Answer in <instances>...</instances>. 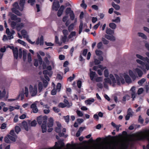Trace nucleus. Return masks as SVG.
Listing matches in <instances>:
<instances>
[{
  "label": "nucleus",
  "mask_w": 149,
  "mask_h": 149,
  "mask_svg": "<svg viewBox=\"0 0 149 149\" xmlns=\"http://www.w3.org/2000/svg\"><path fill=\"white\" fill-rule=\"evenodd\" d=\"M37 57L38 58V62L39 61L40 64L41 65L42 63V60L40 56L38 54L37 55Z\"/></svg>",
  "instance_id": "obj_39"
},
{
  "label": "nucleus",
  "mask_w": 149,
  "mask_h": 149,
  "mask_svg": "<svg viewBox=\"0 0 149 149\" xmlns=\"http://www.w3.org/2000/svg\"><path fill=\"white\" fill-rule=\"evenodd\" d=\"M115 106L116 105L114 104H111L109 106H108V109L109 110H111L114 108Z\"/></svg>",
  "instance_id": "obj_52"
},
{
  "label": "nucleus",
  "mask_w": 149,
  "mask_h": 149,
  "mask_svg": "<svg viewBox=\"0 0 149 149\" xmlns=\"http://www.w3.org/2000/svg\"><path fill=\"white\" fill-rule=\"evenodd\" d=\"M115 77L116 79V81L117 84L118 85H120V80L121 79V78H120L119 76L117 74H115Z\"/></svg>",
  "instance_id": "obj_18"
},
{
  "label": "nucleus",
  "mask_w": 149,
  "mask_h": 149,
  "mask_svg": "<svg viewBox=\"0 0 149 149\" xmlns=\"http://www.w3.org/2000/svg\"><path fill=\"white\" fill-rule=\"evenodd\" d=\"M41 128L42 129V133H44L46 132L47 129V123H44L43 124H42L41 125Z\"/></svg>",
  "instance_id": "obj_19"
},
{
  "label": "nucleus",
  "mask_w": 149,
  "mask_h": 149,
  "mask_svg": "<svg viewBox=\"0 0 149 149\" xmlns=\"http://www.w3.org/2000/svg\"><path fill=\"white\" fill-rule=\"evenodd\" d=\"M75 77V75L74 74H72V77H69L68 79V80L71 82L73 80Z\"/></svg>",
  "instance_id": "obj_59"
},
{
  "label": "nucleus",
  "mask_w": 149,
  "mask_h": 149,
  "mask_svg": "<svg viewBox=\"0 0 149 149\" xmlns=\"http://www.w3.org/2000/svg\"><path fill=\"white\" fill-rule=\"evenodd\" d=\"M38 91L39 92H40L41 91L43 88V86L42 83L40 82L38 84Z\"/></svg>",
  "instance_id": "obj_32"
},
{
  "label": "nucleus",
  "mask_w": 149,
  "mask_h": 149,
  "mask_svg": "<svg viewBox=\"0 0 149 149\" xmlns=\"http://www.w3.org/2000/svg\"><path fill=\"white\" fill-rule=\"evenodd\" d=\"M29 90L30 93L32 96H35L37 93V89L36 85L34 86L33 88L31 85L29 86Z\"/></svg>",
  "instance_id": "obj_3"
},
{
  "label": "nucleus",
  "mask_w": 149,
  "mask_h": 149,
  "mask_svg": "<svg viewBox=\"0 0 149 149\" xmlns=\"http://www.w3.org/2000/svg\"><path fill=\"white\" fill-rule=\"evenodd\" d=\"M143 91V88H139L138 91V95H140L142 93Z\"/></svg>",
  "instance_id": "obj_60"
},
{
  "label": "nucleus",
  "mask_w": 149,
  "mask_h": 149,
  "mask_svg": "<svg viewBox=\"0 0 149 149\" xmlns=\"http://www.w3.org/2000/svg\"><path fill=\"white\" fill-rule=\"evenodd\" d=\"M109 26L113 29H115L116 28V25L113 23H111L109 24Z\"/></svg>",
  "instance_id": "obj_34"
},
{
  "label": "nucleus",
  "mask_w": 149,
  "mask_h": 149,
  "mask_svg": "<svg viewBox=\"0 0 149 149\" xmlns=\"http://www.w3.org/2000/svg\"><path fill=\"white\" fill-rule=\"evenodd\" d=\"M130 91H131L132 98V100H134V99L136 97V94L135 93V88L134 86H133L130 89Z\"/></svg>",
  "instance_id": "obj_8"
},
{
  "label": "nucleus",
  "mask_w": 149,
  "mask_h": 149,
  "mask_svg": "<svg viewBox=\"0 0 149 149\" xmlns=\"http://www.w3.org/2000/svg\"><path fill=\"white\" fill-rule=\"evenodd\" d=\"M138 35L142 38L143 39H147L146 36L143 33H142L139 32L138 33Z\"/></svg>",
  "instance_id": "obj_28"
},
{
  "label": "nucleus",
  "mask_w": 149,
  "mask_h": 149,
  "mask_svg": "<svg viewBox=\"0 0 149 149\" xmlns=\"http://www.w3.org/2000/svg\"><path fill=\"white\" fill-rule=\"evenodd\" d=\"M135 71L137 72L139 77H141L143 74V73L142 71L138 68H136L135 69Z\"/></svg>",
  "instance_id": "obj_21"
},
{
  "label": "nucleus",
  "mask_w": 149,
  "mask_h": 149,
  "mask_svg": "<svg viewBox=\"0 0 149 149\" xmlns=\"http://www.w3.org/2000/svg\"><path fill=\"white\" fill-rule=\"evenodd\" d=\"M76 32L75 31H72L71 32L70 35L69 36V38H71V36L73 37L76 36Z\"/></svg>",
  "instance_id": "obj_56"
},
{
  "label": "nucleus",
  "mask_w": 149,
  "mask_h": 149,
  "mask_svg": "<svg viewBox=\"0 0 149 149\" xmlns=\"http://www.w3.org/2000/svg\"><path fill=\"white\" fill-rule=\"evenodd\" d=\"M64 118L65 119V121L67 123H68L69 122V116L68 115H67L66 116H64Z\"/></svg>",
  "instance_id": "obj_57"
},
{
  "label": "nucleus",
  "mask_w": 149,
  "mask_h": 149,
  "mask_svg": "<svg viewBox=\"0 0 149 149\" xmlns=\"http://www.w3.org/2000/svg\"><path fill=\"white\" fill-rule=\"evenodd\" d=\"M70 19L72 20H73L74 18L75 15L73 11H72L71 13L70 14Z\"/></svg>",
  "instance_id": "obj_40"
},
{
  "label": "nucleus",
  "mask_w": 149,
  "mask_h": 149,
  "mask_svg": "<svg viewBox=\"0 0 149 149\" xmlns=\"http://www.w3.org/2000/svg\"><path fill=\"white\" fill-rule=\"evenodd\" d=\"M15 131L17 134H18L21 131L20 128L18 126H16L15 127Z\"/></svg>",
  "instance_id": "obj_27"
},
{
  "label": "nucleus",
  "mask_w": 149,
  "mask_h": 149,
  "mask_svg": "<svg viewBox=\"0 0 149 149\" xmlns=\"http://www.w3.org/2000/svg\"><path fill=\"white\" fill-rule=\"evenodd\" d=\"M72 10H71V8H70L68 7L66 8L65 13L66 15H68L69 14H70Z\"/></svg>",
  "instance_id": "obj_30"
},
{
  "label": "nucleus",
  "mask_w": 149,
  "mask_h": 149,
  "mask_svg": "<svg viewBox=\"0 0 149 149\" xmlns=\"http://www.w3.org/2000/svg\"><path fill=\"white\" fill-rule=\"evenodd\" d=\"M6 32L8 36H7L5 35L3 36L2 40L3 41H6L9 39V29L8 28L6 29Z\"/></svg>",
  "instance_id": "obj_7"
},
{
  "label": "nucleus",
  "mask_w": 149,
  "mask_h": 149,
  "mask_svg": "<svg viewBox=\"0 0 149 149\" xmlns=\"http://www.w3.org/2000/svg\"><path fill=\"white\" fill-rule=\"evenodd\" d=\"M130 98V96H129L127 94L123 97L122 100L124 102H125L126 101V100H129Z\"/></svg>",
  "instance_id": "obj_26"
},
{
  "label": "nucleus",
  "mask_w": 149,
  "mask_h": 149,
  "mask_svg": "<svg viewBox=\"0 0 149 149\" xmlns=\"http://www.w3.org/2000/svg\"><path fill=\"white\" fill-rule=\"evenodd\" d=\"M22 124L25 130L28 131L29 130V128L27 123L24 121L22 122Z\"/></svg>",
  "instance_id": "obj_16"
},
{
  "label": "nucleus",
  "mask_w": 149,
  "mask_h": 149,
  "mask_svg": "<svg viewBox=\"0 0 149 149\" xmlns=\"http://www.w3.org/2000/svg\"><path fill=\"white\" fill-rule=\"evenodd\" d=\"M83 26V24L82 23H81L80 24L79 28V34H80L82 31Z\"/></svg>",
  "instance_id": "obj_38"
},
{
  "label": "nucleus",
  "mask_w": 149,
  "mask_h": 149,
  "mask_svg": "<svg viewBox=\"0 0 149 149\" xmlns=\"http://www.w3.org/2000/svg\"><path fill=\"white\" fill-rule=\"evenodd\" d=\"M21 33L24 38H25L26 37L28 36L27 35V32L25 30L23 29L21 31Z\"/></svg>",
  "instance_id": "obj_20"
},
{
  "label": "nucleus",
  "mask_w": 149,
  "mask_h": 149,
  "mask_svg": "<svg viewBox=\"0 0 149 149\" xmlns=\"http://www.w3.org/2000/svg\"><path fill=\"white\" fill-rule=\"evenodd\" d=\"M74 24L73 23L71 24L68 27V30L69 31L73 30L74 27Z\"/></svg>",
  "instance_id": "obj_37"
},
{
  "label": "nucleus",
  "mask_w": 149,
  "mask_h": 149,
  "mask_svg": "<svg viewBox=\"0 0 149 149\" xmlns=\"http://www.w3.org/2000/svg\"><path fill=\"white\" fill-rule=\"evenodd\" d=\"M23 58L24 60H25L26 58L27 53L26 51L25 50H23Z\"/></svg>",
  "instance_id": "obj_54"
},
{
  "label": "nucleus",
  "mask_w": 149,
  "mask_h": 149,
  "mask_svg": "<svg viewBox=\"0 0 149 149\" xmlns=\"http://www.w3.org/2000/svg\"><path fill=\"white\" fill-rule=\"evenodd\" d=\"M111 5L116 10H119L120 8V6L116 4L113 2H112Z\"/></svg>",
  "instance_id": "obj_23"
},
{
  "label": "nucleus",
  "mask_w": 149,
  "mask_h": 149,
  "mask_svg": "<svg viewBox=\"0 0 149 149\" xmlns=\"http://www.w3.org/2000/svg\"><path fill=\"white\" fill-rule=\"evenodd\" d=\"M31 108L32 109L33 112L34 113H37L38 111L36 104L35 103H33L31 104Z\"/></svg>",
  "instance_id": "obj_9"
},
{
  "label": "nucleus",
  "mask_w": 149,
  "mask_h": 149,
  "mask_svg": "<svg viewBox=\"0 0 149 149\" xmlns=\"http://www.w3.org/2000/svg\"><path fill=\"white\" fill-rule=\"evenodd\" d=\"M17 22H15L14 21H12L11 23V26L14 29L15 26H16L17 24L16 23Z\"/></svg>",
  "instance_id": "obj_49"
},
{
  "label": "nucleus",
  "mask_w": 149,
  "mask_h": 149,
  "mask_svg": "<svg viewBox=\"0 0 149 149\" xmlns=\"http://www.w3.org/2000/svg\"><path fill=\"white\" fill-rule=\"evenodd\" d=\"M13 52L14 58L17 59L18 56V48L17 47H15V50H13Z\"/></svg>",
  "instance_id": "obj_10"
},
{
  "label": "nucleus",
  "mask_w": 149,
  "mask_h": 149,
  "mask_svg": "<svg viewBox=\"0 0 149 149\" xmlns=\"http://www.w3.org/2000/svg\"><path fill=\"white\" fill-rule=\"evenodd\" d=\"M18 42L20 44L23 45L24 46H26L27 45V44L24 41L18 39L17 40Z\"/></svg>",
  "instance_id": "obj_33"
},
{
  "label": "nucleus",
  "mask_w": 149,
  "mask_h": 149,
  "mask_svg": "<svg viewBox=\"0 0 149 149\" xmlns=\"http://www.w3.org/2000/svg\"><path fill=\"white\" fill-rule=\"evenodd\" d=\"M129 73L130 76L132 78L133 80L135 79L136 77L134 73L131 70H129Z\"/></svg>",
  "instance_id": "obj_14"
},
{
  "label": "nucleus",
  "mask_w": 149,
  "mask_h": 149,
  "mask_svg": "<svg viewBox=\"0 0 149 149\" xmlns=\"http://www.w3.org/2000/svg\"><path fill=\"white\" fill-rule=\"evenodd\" d=\"M109 72L107 69H105L104 71V77H106L107 78L109 76Z\"/></svg>",
  "instance_id": "obj_44"
},
{
  "label": "nucleus",
  "mask_w": 149,
  "mask_h": 149,
  "mask_svg": "<svg viewBox=\"0 0 149 149\" xmlns=\"http://www.w3.org/2000/svg\"><path fill=\"white\" fill-rule=\"evenodd\" d=\"M37 124V123L36 120H34L31 122L30 125L32 127H35Z\"/></svg>",
  "instance_id": "obj_35"
},
{
  "label": "nucleus",
  "mask_w": 149,
  "mask_h": 149,
  "mask_svg": "<svg viewBox=\"0 0 149 149\" xmlns=\"http://www.w3.org/2000/svg\"><path fill=\"white\" fill-rule=\"evenodd\" d=\"M144 120L141 115L139 116L138 119V122L141 124L143 123Z\"/></svg>",
  "instance_id": "obj_45"
},
{
  "label": "nucleus",
  "mask_w": 149,
  "mask_h": 149,
  "mask_svg": "<svg viewBox=\"0 0 149 149\" xmlns=\"http://www.w3.org/2000/svg\"><path fill=\"white\" fill-rule=\"evenodd\" d=\"M61 86V84L60 83H59L57 84L56 86V90H58L59 91H60Z\"/></svg>",
  "instance_id": "obj_50"
},
{
  "label": "nucleus",
  "mask_w": 149,
  "mask_h": 149,
  "mask_svg": "<svg viewBox=\"0 0 149 149\" xmlns=\"http://www.w3.org/2000/svg\"><path fill=\"white\" fill-rule=\"evenodd\" d=\"M124 77L126 83H130L132 82L131 79L128 75L126 74L124 76Z\"/></svg>",
  "instance_id": "obj_15"
},
{
  "label": "nucleus",
  "mask_w": 149,
  "mask_h": 149,
  "mask_svg": "<svg viewBox=\"0 0 149 149\" xmlns=\"http://www.w3.org/2000/svg\"><path fill=\"white\" fill-rule=\"evenodd\" d=\"M105 37L107 39L110 40L114 41L115 40V37L113 35L111 36L107 35H105Z\"/></svg>",
  "instance_id": "obj_13"
},
{
  "label": "nucleus",
  "mask_w": 149,
  "mask_h": 149,
  "mask_svg": "<svg viewBox=\"0 0 149 149\" xmlns=\"http://www.w3.org/2000/svg\"><path fill=\"white\" fill-rule=\"evenodd\" d=\"M53 110L56 113H58L60 111V109L56 107H53Z\"/></svg>",
  "instance_id": "obj_53"
},
{
  "label": "nucleus",
  "mask_w": 149,
  "mask_h": 149,
  "mask_svg": "<svg viewBox=\"0 0 149 149\" xmlns=\"http://www.w3.org/2000/svg\"><path fill=\"white\" fill-rule=\"evenodd\" d=\"M112 21L116 23L119 22H120V18L119 17H117L115 19H113Z\"/></svg>",
  "instance_id": "obj_58"
},
{
  "label": "nucleus",
  "mask_w": 149,
  "mask_h": 149,
  "mask_svg": "<svg viewBox=\"0 0 149 149\" xmlns=\"http://www.w3.org/2000/svg\"><path fill=\"white\" fill-rule=\"evenodd\" d=\"M36 0H28L27 2L29 3H30L31 6L34 5Z\"/></svg>",
  "instance_id": "obj_41"
},
{
  "label": "nucleus",
  "mask_w": 149,
  "mask_h": 149,
  "mask_svg": "<svg viewBox=\"0 0 149 149\" xmlns=\"http://www.w3.org/2000/svg\"><path fill=\"white\" fill-rule=\"evenodd\" d=\"M43 85L45 88H46L48 85V82L45 80H44L43 81Z\"/></svg>",
  "instance_id": "obj_64"
},
{
  "label": "nucleus",
  "mask_w": 149,
  "mask_h": 149,
  "mask_svg": "<svg viewBox=\"0 0 149 149\" xmlns=\"http://www.w3.org/2000/svg\"><path fill=\"white\" fill-rule=\"evenodd\" d=\"M95 80L97 82L102 81V77H98L95 79Z\"/></svg>",
  "instance_id": "obj_61"
},
{
  "label": "nucleus",
  "mask_w": 149,
  "mask_h": 149,
  "mask_svg": "<svg viewBox=\"0 0 149 149\" xmlns=\"http://www.w3.org/2000/svg\"><path fill=\"white\" fill-rule=\"evenodd\" d=\"M96 74V72H95L91 71V69H90V77L91 80L93 81Z\"/></svg>",
  "instance_id": "obj_17"
},
{
  "label": "nucleus",
  "mask_w": 149,
  "mask_h": 149,
  "mask_svg": "<svg viewBox=\"0 0 149 149\" xmlns=\"http://www.w3.org/2000/svg\"><path fill=\"white\" fill-rule=\"evenodd\" d=\"M37 120L38 123L39 125H42V124L47 123V117L46 116H40L37 117Z\"/></svg>",
  "instance_id": "obj_2"
},
{
  "label": "nucleus",
  "mask_w": 149,
  "mask_h": 149,
  "mask_svg": "<svg viewBox=\"0 0 149 149\" xmlns=\"http://www.w3.org/2000/svg\"><path fill=\"white\" fill-rule=\"evenodd\" d=\"M136 56L137 57V58L140 59L141 60L143 61H145V58L143 57L142 56H141L139 54H137L136 55Z\"/></svg>",
  "instance_id": "obj_46"
},
{
  "label": "nucleus",
  "mask_w": 149,
  "mask_h": 149,
  "mask_svg": "<svg viewBox=\"0 0 149 149\" xmlns=\"http://www.w3.org/2000/svg\"><path fill=\"white\" fill-rule=\"evenodd\" d=\"M17 9H18L14 7V8L12 9V10L13 12L14 13L17 15L19 16H21L22 15V13Z\"/></svg>",
  "instance_id": "obj_12"
},
{
  "label": "nucleus",
  "mask_w": 149,
  "mask_h": 149,
  "mask_svg": "<svg viewBox=\"0 0 149 149\" xmlns=\"http://www.w3.org/2000/svg\"><path fill=\"white\" fill-rule=\"evenodd\" d=\"M77 115L80 117H82L83 116L82 113L80 111L77 110Z\"/></svg>",
  "instance_id": "obj_63"
},
{
  "label": "nucleus",
  "mask_w": 149,
  "mask_h": 149,
  "mask_svg": "<svg viewBox=\"0 0 149 149\" xmlns=\"http://www.w3.org/2000/svg\"><path fill=\"white\" fill-rule=\"evenodd\" d=\"M24 91L23 90L22 92L20 93L19 95L17 97V99H18L20 96L21 97V100H23L24 98Z\"/></svg>",
  "instance_id": "obj_24"
},
{
  "label": "nucleus",
  "mask_w": 149,
  "mask_h": 149,
  "mask_svg": "<svg viewBox=\"0 0 149 149\" xmlns=\"http://www.w3.org/2000/svg\"><path fill=\"white\" fill-rule=\"evenodd\" d=\"M27 58L28 62L30 63L32 61L31 54L30 53H29L28 54Z\"/></svg>",
  "instance_id": "obj_48"
},
{
  "label": "nucleus",
  "mask_w": 149,
  "mask_h": 149,
  "mask_svg": "<svg viewBox=\"0 0 149 149\" xmlns=\"http://www.w3.org/2000/svg\"><path fill=\"white\" fill-rule=\"evenodd\" d=\"M6 94V91L5 89H4L2 93L0 91V97L3 98L5 97Z\"/></svg>",
  "instance_id": "obj_31"
},
{
  "label": "nucleus",
  "mask_w": 149,
  "mask_h": 149,
  "mask_svg": "<svg viewBox=\"0 0 149 149\" xmlns=\"http://www.w3.org/2000/svg\"><path fill=\"white\" fill-rule=\"evenodd\" d=\"M25 3V0H20L19 6L18 3L15 2L13 4V6L19 10L21 11H22L24 8V6Z\"/></svg>",
  "instance_id": "obj_1"
},
{
  "label": "nucleus",
  "mask_w": 149,
  "mask_h": 149,
  "mask_svg": "<svg viewBox=\"0 0 149 149\" xmlns=\"http://www.w3.org/2000/svg\"><path fill=\"white\" fill-rule=\"evenodd\" d=\"M10 134L12 135H10V140L13 142L15 141L16 139L17 138V136L15 133L14 130L10 131Z\"/></svg>",
  "instance_id": "obj_4"
},
{
  "label": "nucleus",
  "mask_w": 149,
  "mask_h": 149,
  "mask_svg": "<svg viewBox=\"0 0 149 149\" xmlns=\"http://www.w3.org/2000/svg\"><path fill=\"white\" fill-rule=\"evenodd\" d=\"M102 46V44L101 42H100L97 45V47L98 49H100Z\"/></svg>",
  "instance_id": "obj_62"
},
{
  "label": "nucleus",
  "mask_w": 149,
  "mask_h": 149,
  "mask_svg": "<svg viewBox=\"0 0 149 149\" xmlns=\"http://www.w3.org/2000/svg\"><path fill=\"white\" fill-rule=\"evenodd\" d=\"M106 32L108 34L111 35L113 34L114 31L113 30H112L110 29L109 28L107 29Z\"/></svg>",
  "instance_id": "obj_22"
},
{
  "label": "nucleus",
  "mask_w": 149,
  "mask_h": 149,
  "mask_svg": "<svg viewBox=\"0 0 149 149\" xmlns=\"http://www.w3.org/2000/svg\"><path fill=\"white\" fill-rule=\"evenodd\" d=\"M4 141L6 143H9V134H8L4 138Z\"/></svg>",
  "instance_id": "obj_29"
},
{
  "label": "nucleus",
  "mask_w": 149,
  "mask_h": 149,
  "mask_svg": "<svg viewBox=\"0 0 149 149\" xmlns=\"http://www.w3.org/2000/svg\"><path fill=\"white\" fill-rule=\"evenodd\" d=\"M94 99L92 98L91 99H88L86 100L85 101L87 104L90 105L92 104V103L94 102Z\"/></svg>",
  "instance_id": "obj_25"
},
{
  "label": "nucleus",
  "mask_w": 149,
  "mask_h": 149,
  "mask_svg": "<svg viewBox=\"0 0 149 149\" xmlns=\"http://www.w3.org/2000/svg\"><path fill=\"white\" fill-rule=\"evenodd\" d=\"M60 7L59 2L58 1H54L53 3L52 8L56 11L58 10Z\"/></svg>",
  "instance_id": "obj_5"
},
{
  "label": "nucleus",
  "mask_w": 149,
  "mask_h": 149,
  "mask_svg": "<svg viewBox=\"0 0 149 149\" xmlns=\"http://www.w3.org/2000/svg\"><path fill=\"white\" fill-rule=\"evenodd\" d=\"M39 41H40V45H42L44 43L43 37L42 36H41L40 37Z\"/></svg>",
  "instance_id": "obj_51"
},
{
  "label": "nucleus",
  "mask_w": 149,
  "mask_h": 149,
  "mask_svg": "<svg viewBox=\"0 0 149 149\" xmlns=\"http://www.w3.org/2000/svg\"><path fill=\"white\" fill-rule=\"evenodd\" d=\"M102 40L104 44L107 45L109 43V41L104 38H102Z\"/></svg>",
  "instance_id": "obj_55"
},
{
  "label": "nucleus",
  "mask_w": 149,
  "mask_h": 149,
  "mask_svg": "<svg viewBox=\"0 0 149 149\" xmlns=\"http://www.w3.org/2000/svg\"><path fill=\"white\" fill-rule=\"evenodd\" d=\"M10 17L11 20L16 21L17 22H19L21 21V19L19 17H17V16L14 14H12L10 13Z\"/></svg>",
  "instance_id": "obj_6"
},
{
  "label": "nucleus",
  "mask_w": 149,
  "mask_h": 149,
  "mask_svg": "<svg viewBox=\"0 0 149 149\" xmlns=\"http://www.w3.org/2000/svg\"><path fill=\"white\" fill-rule=\"evenodd\" d=\"M24 24L23 23H18L16 26V29L18 31H19L24 27Z\"/></svg>",
  "instance_id": "obj_11"
},
{
  "label": "nucleus",
  "mask_w": 149,
  "mask_h": 149,
  "mask_svg": "<svg viewBox=\"0 0 149 149\" xmlns=\"http://www.w3.org/2000/svg\"><path fill=\"white\" fill-rule=\"evenodd\" d=\"M136 61L138 63L141 64V65L143 66H144L145 65V63L144 62L139 59H137L136 60Z\"/></svg>",
  "instance_id": "obj_42"
},
{
  "label": "nucleus",
  "mask_w": 149,
  "mask_h": 149,
  "mask_svg": "<svg viewBox=\"0 0 149 149\" xmlns=\"http://www.w3.org/2000/svg\"><path fill=\"white\" fill-rule=\"evenodd\" d=\"M66 106V104H64L63 103L60 102L58 104V107L59 108H63L65 107Z\"/></svg>",
  "instance_id": "obj_36"
},
{
  "label": "nucleus",
  "mask_w": 149,
  "mask_h": 149,
  "mask_svg": "<svg viewBox=\"0 0 149 149\" xmlns=\"http://www.w3.org/2000/svg\"><path fill=\"white\" fill-rule=\"evenodd\" d=\"M146 80L145 79L142 78L138 81V84L139 85H141Z\"/></svg>",
  "instance_id": "obj_43"
},
{
  "label": "nucleus",
  "mask_w": 149,
  "mask_h": 149,
  "mask_svg": "<svg viewBox=\"0 0 149 149\" xmlns=\"http://www.w3.org/2000/svg\"><path fill=\"white\" fill-rule=\"evenodd\" d=\"M104 82L108 83L111 84V82L110 79L109 78H106L104 79Z\"/></svg>",
  "instance_id": "obj_47"
}]
</instances>
